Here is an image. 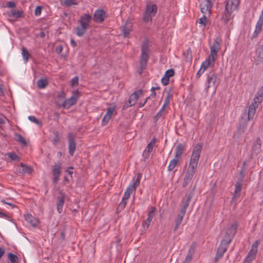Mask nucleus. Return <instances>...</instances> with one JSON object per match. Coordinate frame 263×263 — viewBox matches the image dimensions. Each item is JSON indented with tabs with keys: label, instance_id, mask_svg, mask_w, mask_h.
<instances>
[{
	"label": "nucleus",
	"instance_id": "obj_5",
	"mask_svg": "<svg viewBox=\"0 0 263 263\" xmlns=\"http://www.w3.org/2000/svg\"><path fill=\"white\" fill-rule=\"evenodd\" d=\"M149 58V44L147 41H144L141 47V54L139 63L140 70L139 73L141 74L143 70L145 68Z\"/></svg>",
	"mask_w": 263,
	"mask_h": 263
},
{
	"label": "nucleus",
	"instance_id": "obj_1",
	"mask_svg": "<svg viewBox=\"0 0 263 263\" xmlns=\"http://www.w3.org/2000/svg\"><path fill=\"white\" fill-rule=\"evenodd\" d=\"M238 224L237 223L233 224L227 231L224 238L221 240L218 247L216 256L214 258L215 262H217L221 258L226 252L229 244L231 243L234 235L237 232Z\"/></svg>",
	"mask_w": 263,
	"mask_h": 263
},
{
	"label": "nucleus",
	"instance_id": "obj_9",
	"mask_svg": "<svg viewBox=\"0 0 263 263\" xmlns=\"http://www.w3.org/2000/svg\"><path fill=\"white\" fill-rule=\"evenodd\" d=\"M62 169V164L60 162L55 163L52 166V173L53 175L52 182L54 184H57L59 180V177L61 175Z\"/></svg>",
	"mask_w": 263,
	"mask_h": 263
},
{
	"label": "nucleus",
	"instance_id": "obj_49",
	"mask_svg": "<svg viewBox=\"0 0 263 263\" xmlns=\"http://www.w3.org/2000/svg\"><path fill=\"white\" fill-rule=\"evenodd\" d=\"M8 157L12 160L15 161L18 160V156L14 153H10L8 154Z\"/></svg>",
	"mask_w": 263,
	"mask_h": 263
},
{
	"label": "nucleus",
	"instance_id": "obj_8",
	"mask_svg": "<svg viewBox=\"0 0 263 263\" xmlns=\"http://www.w3.org/2000/svg\"><path fill=\"white\" fill-rule=\"evenodd\" d=\"M142 94V91L141 89L139 90L138 91H136L134 92L133 93L130 95L129 97V99L127 102L123 106V109H125L129 107L132 106L134 105L137 101L138 99V98Z\"/></svg>",
	"mask_w": 263,
	"mask_h": 263
},
{
	"label": "nucleus",
	"instance_id": "obj_22",
	"mask_svg": "<svg viewBox=\"0 0 263 263\" xmlns=\"http://www.w3.org/2000/svg\"><path fill=\"white\" fill-rule=\"evenodd\" d=\"M242 185V182L240 181H237L235 184V189L234 191V193L233 194V196L232 198V201H234L235 199H237L240 196V193L241 191V187Z\"/></svg>",
	"mask_w": 263,
	"mask_h": 263
},
{
	"label": "nucleus",
	"instance_id": "obj_42",
	"mask_svg": "<svg viewBox=\"0 0 263 263\" xmlns=\"http://www.w3.org/2000/svg\"><path fill=\"white\" fill-rule=\"evenodd\" d=\"M54 138L52 140V144L54 145H57L58 143H59L60 141V137L59 136V132L55 131L53 133Z\"/></svg>",
	"mask_w": 263,
	"mask_h": 263
},
{
	"label": "nucleus",
	"instance_id": "obj_38",
	"mask_svg": "<svg viewBox=\"0 0 263 263\" xmlns=\"http://www.w3.org/2000/svg\"><path fill=\"white\" fill-rule=\"evenodd\" d=\"M15 140L22 143L23 145H26L27 142L26 140L22 136V135L18 133L15 134Z\"/></svg>",
	"mask_w": 263,
	"mask_h": 263
},
{
	"label": "nucleus",
	"instance_id": "obj_61",
	"mask_svg": "<svg viewBox=\"0 0 263 263\" xmlns=\"http://www.w3.org/2000/svg\"><path fill=\"white\" fill-rule=\"evenodd\" d=\"M149 153L146 152L145 151H143L142 154V156L143 157V159L144 161H146V160L149 158Z\"/></svg>",
	"mask_w": 263,
	"mask_h": 263
},
{
	"label": "nucleus",
	"instance_id": "obj_20",
	"mask_svg": "<svg viewBox=\"0 0 263 263\" xmlns=\"http://www.w3.org/2000/svg\"><path fill=\"white\" fill-rule=\"evenodd\" d=\"M186 213V211L180 209L179 213L177 215V218L175 221V226L174 228V231H176L178 228L179 226L180 225L182 221L183 218Z\"/></svg>",
	"mask_w": 263,
	"mask_h": 263
},
{
	"label": "nucleus",
	"instance_id": "obj_60",
	"mask_svg": "<svg viewBox=\"0 0 263 263\" xmlns=\"http://www.w3.org/2000/svg\"><path fill=\"white\" fill-rule=\"evenodd\" d=\"M15 5V3L13 1H9L6 3V7L8 8H14Z\"/></svg>",
	"mask_w": 263,
	"mask_h": 263
},
{
	"label": "nucleus",
	"instance_id": "obj_6",
	"mask_svg": "<svg viewBox=\"0 0 263 263\" xmlns=\"http://www.w3.org/2000/svg\"><path fill=\"white\" fill-rule=\"evenodd\" d=\"M217 78V74L216 73L212 71L208 73L206 87L205 88L206 92H208L209 89L210 87H213L214 91H216L218 85V84H216Z\"/></svg>",
	"mask_w": 263,
	"mask_h": 263
},
{
	"label": "nucleus",
	"instance_id": "obj_15",
	"mask_svg": "<svg viewBox=\"0 0 263 263\" xmlns=\"http://www.w3.org/2000/svg\"><path fill=\"white\" fill-rule=\"evenodd\" d=\"M67 137L68 141L69 153L70 156H73L76 148L74 137L72 133H69L68 134Z\"/></svg>",
	"mask_w": 263,
	"mask_h": 263
},
{
	"label": "nucleus",
	"instance_id": "obj_24",
	"mask_svg": "<svg viewBox=\"0 0 263 263\" xmlns=\"http://www.w3.org/2000/svg\"><path fill=\"white\" fill-rule=\"evenodd\" d=\"M33 170L29 166L26 165L24 163L20 164V167L18 168V172L22 174H31Z\"/></svg>",
	"mask_w": 263,
	"mask_h": 263
},
{
	"label": "nucleus",
	"instance_id": "obj_11",
	"mask_svg": "<svg viewBox=\"0 0 263 263\" xmlns=\"http://www.w3.org/2000/svg\"><path fill=\"white\" fill-rule=\"evenodd\" d=\"M212 0H201L200 4V8L201 12L206 14L211 13V10L213 6Z\"/></svg>",
	"mask_w": 263,
	"mask_h": 263
},
{
	"label": "nucleus",
	"instance_id": "obj_25",
	"mask_svg": "<svg viewBox=\"0 0 263 263\" xmlns=\"http://www.w3.org/2000/svg\"><path fill=\"white\" fill-rule=\"evenodd\" d=\"M199 158L192 155L189 168L196 170Z\"/></svg>",
	"mask_w": 263,
	"mask_h": 263
},
{
	"label": "nucleus",
	"instance_id": "obj_32",
	"mask_svg": "<svg viewBox=\"0 0 263 263\" xmlns=\"http://www.w3.org/2000/svg\"><path fill=\"white\" fill-rule=\"evenodd\" d=\"M156 139L155 137L153 138L149 143L147 145L144 151L151 153L153 151L154 145L155 144Z\"/></svg>",
	"mask_w": 263,
	"mask_h": 263
},
{
	"label": "nucleus",
	"instance_id": "obj_55",
	"mask_svg": "<svg viewBox=\"0 0 263 263\" xmlns=\"http://www.w3.org/2000/svg\"><path fill=\"white\" fill-rule=\"evenodd\" d=\"M42 6H38L36 7L35 11H34V14L36 16H39L42 11Z\"/></svg>",
	"mask_w": 263,
	"mask_h": 263
},
{
	"label": "nucleus",
	"instance_id": "obj_10",
	"mask_svg": "<svg viewBox=\"0 0 263 263\" xmlns=\"http://www.w3.org/2000/svg\"><path fill=\"white\" fill-rule=\"evenodd\" d=\"M261 144L262 141L261 139L259 138H257L252 144L251 150V158H253L261 152Z\"/></svg>",
	"mask_w": 263,
	"mask_h": 263
},
{
	"label": "nucleus",
	"instance_id": "obj_48",
	"mask_svg": "<svg viewBox=\"0 0 263 263\" xmlns=\"http://www.w3.org/2000/svg\"><path fill=\"white\" fill-rule=\"evenodd\" d=\"M175 74L174 70L173 69H170L166 71L164 76L170 78L173 76Z\"/></svg>",
	"mask_w": 263,
	"mask_h": 263
},
{
	"label": "nucleus",
	"instance_id": "obj_62",
	"mask_svg": "<svg viewBox=\"0 0 263 263\" xmlns=\"http://www.w3.org/2000/svg\"><path fill=\"white\" fill-rule=\"evenodd\" d=\"M60 239H62V240L65 241V229H64L60 233Z\"/></svg>",
	"mask_w": 263,
	"mask_h": 263
},
{
	"label": "nucleus",
	"instance_id": "obj_2",
	"mask_svg": "<svg viewBox=\"0 0 263 263\" xmlns=\"http://www.w3.org/2000/svg\"><path fill=\"white\" fill-rule=\"evenodd\" d=\"M220 49V44L218 41V39H216L210 47V54L208 59L202 63L200 68L203 69L204 71L208 67H213L217 57V52Z\"/></svg>",
	"mask_w": 263,
	"mask_h": 263
},
{
	"label": "nucleus",
	"instance_id": "obj_17",
	"mask_svg": "<svg viewBox=\"0 0 263 263\" xmlns=\"http://www.w3.org/2000/svg\"><path fill=\"white\" fill-rule=\"evenodd\" d=\"M247 126V121L242 120L240 121L237 128V130L234 133L233 137L234 138H239L241 134L245 132Z\"/></svg>",
	"mask_w": 263,
	"mask_h": 263
},
{
	"label": "nucleus",
	"instance_id": "obj_45",
	"mask_svg": "<svg viewBox=\"0 0 263 263\" xmlns=\"http://www.w3.org/2000/svg\"><path fill=\"white\" fill-rule=\"evenodd\" d=\"M116 106L114 105L110 107H109L107 109V112L105 114L106 115L110 116L111 117L114 112L115 111Z\"/></svg>",
	"mask_w": 263,
	"mask_h": 263
},
{
	"label": "nucleus",
	"instance_id": "obj_7",
	"mask_svg": "<svg viewBox=\"0 0 263 263\" xmlns=\"http://www.w3.org/2000/svg\"><path fill=\"white\" fill-rule=\"evenodd\" d=\"M80 96V92L78 90H74L72 92V95L69 98L65 100L62 105V107L64 108H69L71 106L76 104Z\"/></svg>",
	"mask_w": 263,
	"mask_h": 263
},
{
	"label": "nucleus",
	"instance_id": "obj_37",
	"mask_svg": "<svg viewBox=\"0 0 263 263\" xmlns=\"http://www.w3.org/2000/svg\"><path fill=\"white\" fill-rule=\"evenodd\" d=\"M61 4L63 6H65L66 7H70L72 5H77V3L75 1V0H60Z\"/></svg>",
	"mask_w": 263,
	"mask_h": 263
},
{
	"label": "nucleus",
	"instance_id": "obj_63",
	"mask_svg": "<svg viewBox=\"0 0 263 263\" xmlns=\"http://www.w3.org/2000/svg\"><path fill=\"white\" fill-rule=\"evenodd\" d=\"M262 99L263 97V86L261 87L257 91V96Z\"/></svg>",
	"mask_w": 263,
	"mask_h": 263
},
{
	"label": "nucleus",
	"instance_id": "obj_36",
	"mask_svg": "<svg viewBox=\"0 0 263 263\" xmlns=\"http://www.w3.org/2000/svg\"><path fill=\"white\" fill-rule=\"evenodd\" d=\"M48 84V81L47 79H40L37 82V86L40 89L45 88Z\"/></svg>",
	"mask_w": 263,
	"mask_h": 263
},
{
	"label": "nucleus",
	"instance_id": "obj_46",
	"mask_svg": "<svg viewBox=\"0 0 263 263\" xmlns=\"http://www.w3.org/2000/svg\"><path fill=\"white\" fill-rule=\"evenodd\" d=\"M207 23V19L205 15V14H203V15L202 17H201L199 19V23L201 24L203 27H205Z\"/></svg>",
	"mask_w": 263,
	"mask_h": 263
},
{
	"label": "nucleus",
	"instance_id": "obj_52",
	"mask_svg": "<svg viewBox=\"0 0 263 263\" xmlns=\"http://www.w3.org/2000/svg\"><path fill=\"white\" fill-rule=\"evenodd\" d=\"M131 193V192L126 190L123 197L122 200L127 201L129 198Z\"/></svg>",
	"mask_w": 263,
	"mask_h": 263
},
{
	"label": "nucleus",
	"instance_id": "obj_23",
	"mask_svg": "<svg viewBox=\"0 0 263 263\" xmlns=\"http://www.w3.org/2000/svg\"><path fill=\"white\" fill-rule=\"evenodd\" d=\"M145 11L150 14V15L154 16L157 11V6L156 4H147Z\"/></svg>",
	"mask_w": 263,
	"mask_h": 263
},
{
	"label": "nucleus",
	"instance_id": "obj_33",
	"mask_svg": "<svg viewBox=\"0 0 263 263\" xmlns=\"http://www.w3.org/2000/svg\"><path fill=\"white\" fill-rule=\"evenodd\" d=\"M23 12L22 11L12 9L8 13V15L10 17L19 18L22 16Z\"/></svg>",
	"mask_w": 263,
	"mask_h": 263
},
{
	"label": "nucleus",
	"instance_id": "obj_31",
	"mask_svg": "<svg viewBox=\"0 0 263 263\" xmlns=\"http://www.w3.org/2000/svg\"><path fill=\"white\" fill-rule=\"evenodd\" d=\"M193 196V194L192 193H190L186 197V199L185 201L183 202V204L182 206L181 209H182L184 211H186L187 208L189 206L190 201L191 200V199L192 198Z\"/></svg>",
	"mask_w": 263,
	"mask_h": 263
},
{
	"label": "nucleus",
	"instance_id": "obj_28",
	"mask_svg": "<svg viewBox=\"0 0 263 263\" xmlns=\"http://www.w3.org/2000/svg\"><path fill=\"white\" fill-rule=\"evenodd\" d=\"M202 148V144L201 143H198L194 149H193L192 155H194L195 156H196L198 158H200V154L201 153V150Z\"/></svg>",
	"mask_w": 263,
	"mask_h": 263
},
{
	"label": "nucleus",
	"instance_id": "obj_13",
	"mask_svg": "<svg viewBox=\"0 0 263 263\" xmlns=\"http://www.w3.org/2000/svg\"><path fill=\"white\" fill-rule=\"evenodd\" d=\"M260 242L259 240H256L252 245L251 249L248 253L246 259L251 262L255 258L257 252V248Z\"/></svg>",
	"mask_w": 263,
	"mask_h": 263
},
{
	"label": "nucleus",
	"instance_id": "obj_44",
	"mask_svg": "<svg viewBox=\"0 0 263 263\" xmlns=\"http://www.w3.org/2000/svg\"><path fill=\"white\" fill-rule=\"evenodd\" d=\"M153 16L146 12L145 11L143 14V20L145 22H148L152 20Z\"/></svg>",
	"mask_w": 263,
	"mask_h": 263
},
{
	"label": "nucleus",
	"instance_id": "obj_54",
	"mask_svg": "<svg viewBox=\"0 0 263 263\" xmlns=\"http://www.w3.org/2000/svg\"><path fill=\"white\" fill-rule=\"evenodd\" d=\"M160 89V87L159 86H157V87H153L152 88H151V95L150 96L151 97H152L153 98H154L156 97V92H154V90H159Z\"/></svg>",
	"mask_w": 263,
	"mask_h": 263
},
{
	"label": "nucleus",
	"instance_id": "obj_12",
	"mask_svg": "<svg viewBox=\"0 0 263 263\" xmlns=\"http://www.w3.org/2000/svg\"><path fill=\"white\" fill-rule=\"evenodd\" d=\"M156 208L154 206H151L150 211L147 213V218L142 222V227L145 231L147 230L149 228L150 223L151 222L154 216L155 215Z\"/></svg>",
	"mask_w": 263,
	"mask_h": 263
},
{
	"label": "nucleus",
	"instance_id": "obj_58",
	"mask_svg": "<svg viewBox=\"0 0 263 263\" xmlns=\"http://www.w3.org/2000/svg\"><path fill=\"white\" fill-rule=\"evenodd\" d=\"M170 81V78L164 76L161 79V82L163 85L165 86L168 84Z\"/></svg>",
	"mask_w": 263,
	"mask_h": 263
},
{
	"label": "nucleus",
	"instance_id": "obj_43",
	"mask_svg": "<svg viewBox=\"0 0 263 263\" xmlns=\"http://www.w3.org/2000/svg\"><path fill=\"white\" fill-rule=\"evenodd\" d=\"M22 52L24 60L25 62H27L30 55L28 50L26 48H23Z\"/></svg>",
	"mask_w": 263,
	"mask_h": 263
},
{
	"label": "nucleus",
	"instance_id": "obj_21",
	"mask_svg": "<svg viewBox=\"0 0 263 263\" xmlns=\"http://www.w3.org/2000/svg\"><path fill=\"white\" fill-rule=\"evenodd\" d=\"M258 107L256 103H252L249 107L248 111V120H251L253 119L256 113V109Z\"/></svg>",
	"mask_w": 263,
	"mask_h": 263
},
{
	"label": "nucleus",
	"instance_id": "obj_29",
	"mask_svg": "<svg viewBox=\"0 0 263 263\" xmlns=\"http://www.w3.org/2000/svg\"><path fill=\"white\" fill-rule=\"evenodd\" d=\"M247 170V163L246 161H243L242 164L241 170L239 172L240 182H243L245 176V172Z\"/></svg>",
	"mask_w": 263,
	"mask_h": 263
},
{
	"label": "nucleus",
	"instance_id": "obj_27",
	"mask_svg": "<svg viewBox=\"0 0 263 263\" xmlns=\"http://www.w3.org/2000/svg\"><path fill=\"white\" fill-rule=\"evenodd\" d=\"M185 149L184 145L182 143H179L177 145L176 147L175 148V158H177L179 159V157H181L182 154H183Z\"/></svg>",
	"mask_w": 263,
	"mask_h": 263
},
{
	"label": "nucleus",
	"instance_id": "obj_18",
	"mask_svg": "<svg viewBox=\"0 0 263 263\" xmlns=\"http://www.w3.org/2000/svg\"><path fill=\"white\" fill-rule=\"evenodd\" d=\"M195 170L187 168L182 183V187H185L191 181L195 173Z\"/></svg>",
	"mask_w": 263,
	"mask_h": 263
},
{
	"label": "nucleus",
	"instance_id": "obj_34",
	"mask_svg": "<svg viewBox=\"0 0 263 263\" xmlns=\"http://www.w3.org/2000/svg\"><path fill=\"white\" fill-rule=\"evenodd\" d=\"M179 159L177 158H175L173 159L171 161L170 164L168 165L167 167V171H172L175 166L177 165L178 163L179 162Z\"/></svg>",
	"mask_w": 263,
	"mask_h": 263
},
{
	"label": "nucleus",
	"instance_id": "obj_16",
	"mask_svg": "<svg viewBox=\"0 0 263 263\" xmlns=\"http://www.w3.org/2000/svg\"><path fill=\"white\" fill-rule=\"evenodd\" d=\"M106 14L102 9H97L95 11L93 19L96 23H102L106 17Z\"/></svg>",
	"mask_w": 263,
	"mask_h": 263
},
{
	"label": "nucleus",
	"instance_id": "obj_53",
	"mask_svg": "<svg viewBox=\"0 0 263 263\" xmlns=\"http://www.w3.org/2000/svg\"><path fill=\"white\" fill-rule=\"evenodd\" d=\"M136 189V185L134 184V183H132L128 186L126 190L132 193L133 191L135 190Z\"/></svg>",
	"mask_w": 263,
	"mask_h": 263
},
{
	"label": "nucleus",
	"instance_id": "obj_50",
	"mask_svg": "<svg viewBox=\"0 0 263 263\" xmlns=\"http://www.w3.org/2000/svg\"><path fill=\"white\" fill-rule=\"evenodd\" d=\"M28 119L30 121L35 123L37 125H40L41 124V122H40V121L37 118H36L35 117H34L33 116H29L28 117Z\"/></svg>",
	"mask_w": 263,
	"mask_h": 263
},
{
	"label": "nucleus",
	"instance_id": "obj_14",
	"mask_svg": "<svg viewBox=\"0 0 263 263\" xmlns=\"http://www.w3.org/2000/svg\"><path fill=\"white\" fill-rule=\"evenodd\" d=\"M66 195L62 191L59 193V196L57 199V209L59 213H61L63 210V207L65 202Z\"/></svg>",
	"mask_w": 263,
	"mask_h": 263
},
{
	"label": "nucleus",
	"instance_id": "obj_4",
	"mask_svg": "<svg viewBox=\"0 0 263 263\" xmlns=\"http://www.w3.org/2000/svg\"><path fill=\"white\" fill-rule=\"evenodd\" d=\"M226 3L224 11L221 18L225 23H228L231 18L233 11L237 9L240 0H227Z\"/></svg>",
	"mask_w": 263,
	"mask_h": 263
},
{
	"label": "nucleus",
	"instance_id": "obj_41",
	"mask_svg": "<svg viewBox=\"0 0 263 263\" xmlns=\"http://www.w3.org/2000/svg\"><path fill=\"white\" fill-rule=\"evenodd\" d=\"M166 107H162L154 117V121L155 122H157L158 120L161 117L162 114L164 112Z\"/></svg>",
	"mask_w": 263,
	"mask_h": 263
},
{
	"label": "nucleus",
	"instance_id": "obj_47",
	"mask_svg": "<svg viewBox=\"0 0 263 263\" xmlns=\"http://www.w3.org/2000/svg\"><path fill=\"white\" fill-rule=\"evenodd\" d=\"M111 117L110 116H107L105 114L102 119V125L103 126L106 125L108 123Z\"/></svg>",
	"mask_w": 263,
	"mask_h": 263
},
{
	"label": "nucleus",
	"instance_id": "obj_39",
	"mask_svg": "<svg viewBox=\"0 0 263 263\" xmlns=\"http://www.w3.org/2000/svg\"><path fill=\"white\" fill-rule=\"evenodd\" d=\"M8 258L10 260L12 263H18V257L14 254L12 253H9L8 254Z\"/></svg>",
	"mask_w": 263,
	"mask_h": 263
},
{
	"label": "nucleus",
	"instance_id": "obj_59",
	"mask_svg": "<svg viewBox=\"0 0 263 263\" xmlns=\"http://www.w3.org/2000/svg\"><path fill=\"white\" fill-rule=\"evenodd\" d=\"M262 101V99L258 96H256L252 103H256V105H258L259 103H260Z\"/></svg>",
	"mask_w": 263,
	"mask_h": 263
},
{
	"label": "nucleus",
	"instance_id": "obj_57",
	"mask_svg": "<svg viewBox=\"0 0 263 263\" xmlns=\"http://www.w3.org/2000/svg\"><path fill=\"white\" fill-rule=\"evenodd\" d=\"M66 95L63 91H60L58 93L57 97L59 99H63L65 98Z\"/></svg>",
	"mask_w": 263,
	"mask_h": 263
},
{
	"label": "nucleus",
	"instance_id": "obj_35",
	"mask_svg": "<svg viewBox=\"0 0 263 263\" xmlns=\"http://www.w3.org/2000/svg\"><path fill=\"white\" fill-rule=\"evenodd\" d=\"M131 27L132 26L129 23L126 24L123 27L122 31L124 37H127L128 36L131 30Z\"/></svg>",
	"mask_w": 263,
	"mask_h": 263
},
{
	"label": "nucleus",
	"instance_id": "obj_26",
	"mask_svg": "<svg viewBox=\"0 0 263 263\" xmlns=\"http://www.w3.org/2000/svg\"><path fill=\"white\" fill-rule=\"evenodd\" d=\"M25 220L33 227H36L38 221L31 214H27L24 215Z\"/></svg>",
	"mask_w": 263,
	"mask_h": 263
},
{
	"label": "nucleus",
	"instance_id": "obj_30",
	"mask_svg": "<svg viewBox=\"0 0 263 263\" xmlns=\"http://www.w3.org/2000/svg\"><path fill=\"white\" fill-rule=\"evenodd\" d=\"M193 196V194L192 193H190L186 197V199L185 201L183 202V204L182 206L181 209H182L184 211H186L187 208L189 206L190 201L191 200V199L192 198Z\"/></svg>",
	"mask_w": 263,
	"mask_h": 263
},
{
	"label": "nucleus",
	"instance_id": "obj_3",
	"mask_svg": "<svg viewBox=\"0 0 263 263\" xmlns=\"http://www.w3.org/2000/svg\"><path fill=\"white\" fill-rule=\"evenodd\" d=\"M92 17L89 13H84L80 16L78 22L80 26L76 28V34L78 36H82L90 26V23Z\"/></svg>",
	"mask_w": 263,
	"mask_h": 263
},
{
	"label": "nucleus",
	"instance_id": "obj_51",
	"mask_svg": "<svg viewBox=\"0 0 263 263\" xmlns=\"http://www.w3.org/2000/svg\"><path fill=\"white\" fill-rule=\"evenodd\" d=\"M79 84V77L78 76H76L72 79L70 81V85L71 86H73L74 85H78Z\"/></svg>",
	"mask_w": 263,
	"mask_h": 263
},
{
	"label": "nucleus",
	"instance_id": "obj_40",
	"mask_svg": "<svg viewBox=\"0 0 263 263\" xmlns=\"http://www.w3.org/2000/svg\"><path fill=\"white\" fill-rule=\"evenodd\" d=\"M172 94L171 93L170 91H168L167 92V95L165 98L164 103L162 105L163 107H166L167 106H168L170 104V99L172 98Z\"/></svg>",
	"mask_w": 263,
	"mask_h": 263
},
{
	"label": "nucleus",
	"instance_id": "obj_56",
	"mask_svg": "<svg viewBox=\"0 0 263 263\" xmlns=\"http://www.w3.org/2000/svg\"><path fill=\"white\" fill-rule=\"evenodd\" d=\"M126 203V201L122 200L121 202L119 203L118 206V209H120L121 210H123L125 207Z\"/></svg>",
	"mask_w": 263,
	"mask_h": 263
},
{
	"label": "nucleus",
	"instance_id": "obj_64",
	"mask_svg": "<svg viewBox=\"0 0 263 263\" xmlns=\"http://www.w3.org/2000/svg\"><path fill=\"white\" fill-rule=\"evenodd\" d=\"M258 57L260 60H263V49H261L260 47L258 52Z\"/></svg>",
	"mask_w": 263,
	"mask_h": 263
},
{
	"label": "nucleus",
	"instance_id": "obj_19",
	"mask_svg": "<svg viewBox=\"0 0 263 263\" xmlns=\"http://www.w3.org/2000/svg\"><path fill=\"white\" fill-rule=\"evenodd\" d=\"M196 243L193 242L190 247L187 255L182 263H190L193 258V256L195 253L196 249Z\"/></svg>",
	"mask_w": 263,
	"mask_h": 263
}]
</instances>
